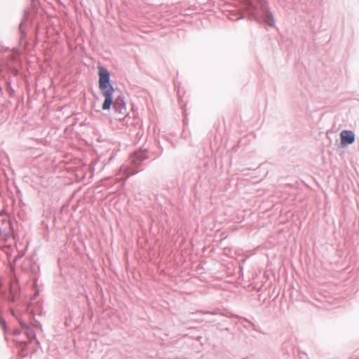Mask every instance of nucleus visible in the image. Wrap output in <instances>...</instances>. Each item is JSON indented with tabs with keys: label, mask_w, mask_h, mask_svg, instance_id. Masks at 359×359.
<instances>
[{
	"label": "nucleus",
	"mask_w": 359,
	"mask_h": 359,
	"mask_svg": "<svg viewBox=\"0 0 359 359\" xmlns=\"http://www.w3.org/2000/svg\"><path fill=\"white\" fill-rule=\"evenodd\" d=\"M99 88L104 97L102 105L103 110H108L113 107L116 118L121 120L127 115V109L122 100L113 101L114 88L109 83V72L102 67H99Z\"/></svg>",
	"instance_id": "obj_1"
},
{
	"label": "nucleus",
	"mask_w": 359,
	"mask_h": 359,
	"mask_svg": "<svg viewBox=\"0 0 359 359\" xmlns=\"http://www.w3.org/2000/svg\"><path fill=\"white\" fill-rule=\"evenodd\" d=\"M147 158L146 151H138L134 153L133 156L131 157V161L134 163L138 161H142L143 159Z\"/></svg>",
	"instance_id": "obj_3"
},
{
	"label": "nucleus",
	"mask_w": 359,
	"mask_h": 359,
	"mask_svg": "<svg viewBox=\"0 0 359 359\" xmlns=\"http://www.w3.org/2000/svg\"><path fill=\"white\" fill-rule=\"evenodd\" d=\"M341 144L344 147L351 144L355 141L354 133L351 130H342L340 133Z\"/></svg>",
	"instance_id": "obj_2"
}]
</instances>
